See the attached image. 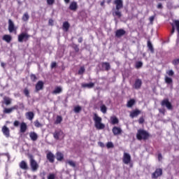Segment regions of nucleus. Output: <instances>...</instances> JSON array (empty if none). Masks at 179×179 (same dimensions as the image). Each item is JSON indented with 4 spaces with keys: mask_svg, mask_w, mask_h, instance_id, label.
Masks as SVG:
<instances>
[{
    "mask_svg": "<svg viewBox=\"0 0 179 179\" xmlns=\"http://www.w3.org/2000/svg\"><path fill=\"white\" fill-rule=\"evenodd\" d=\"M59 93H62V88L61 87H56L55 90L52 92V94H59Z\"/></svg>",
    "mask_w": 179,
    "mask_h": 179,
    "instance_id": "obj_26",
    "label": "nucleus"
},
{
    "mask_svg": "<svg viewBox=\"0 0 179 179\" xmlns=\"http://www.w3.org/2000/svg\"><path fill=\"white\" fill-rule=\"evenodd\" d=\"M122 162L124 164H130V167H132V164H131V155H129V153L124 152Z\"/></svg>",
    "mask_w": 179,
    "mask_h": 179,
    "instance_id": "obj_4",
    "label": "nucleus"
},
{
    "mask_svg": "<svg viewBox=\"0 0 179 179\" xmlns=\"http://www.w3.org/2000/svg\"><path fill=\"white\" fill-rule=\"evenodd\" d=\"M158 110H159V113H160L161 114H163V115H166V109L159 108Z\"/></svg>",
    "mask_w": 179,
    "mask_h": 179,
    "instance_id": "obj_52",
    "label": "nucleus"
},
{
    "mask_svg": "<svg viewBox=\"0 0 179 179\" xmlns=\"http://www.w3.org/2000/svg\"><path fill=\"white\" fill-rule=\"evenodd\" d=\"M50 68L52 69H54V68H57V62H53L51 63Z\"/></svg>",
    "mask_w": 179,
    "mask_h": 179,
    "instance_id": "obj_57",
    "label": "nucleus"
},
{
    "mask_svg": "<svg viewBox=\"0 0 179 179\" xmlns=\"http://www.w3.org/2000/svg\"><path fill=\"white\" fill-rule=\"evenodd\" d=\"M101 66L103 71H108L110 69H111V66L110 65V63L105 62L101 63Z\"/></svg>",
    "mask_w": 179,
    "mask_h": 179,
    "instance_id": "obj_18",
    "label": "nucleus"
},
{
    "mask_svg": "<svg viewBox=\"0 0 179 179\" xmlns=\"http://www.w3.org/2000/svg\"><path fill=\"white\" fill-rule=\"evenodd\" d=\"M29 18H30V16H29L28 13H24L22 17L23 22H27V20H29Z\"/></svg>",
    "mask_w": 179,
    "mask_h": 179,
    "instance_id": "obj_35",
    "label": "nucleus"
},
{
    "mask_svg": "<svg viewBox=\"0 0 179 179\" xmlns=\"http://www.w3.org/2000/svg\"><path fill=\"white\" fill-rule=\"evenodd\" d=\"M66 163H68L71 167H73V169H75L76 167V162L73 160H67Z\"/></svg>",
    "mask_w": 179,
    "mask_h": 179,
    "instance_id": "obj_33",
    "label": "nucleus"
},
{
    "mask_svg": "<svg viewBox=\"0 0 179 179\" xmlns=\"http://www.w3.org/2000/svg\"><path fill=\"white\" fill-rule=\"evenodd\" d=\"M157 9H163V4L162 3H159L157 6Z\"/></svg>",
    "mask_w": 179,
    "mask_h": 179,
    "instance_id": "obj_59",
    "label": "nucleus"
},
{
    "mask_svg": "<svg viewBox=\"0 0 179 179\" xmlns=\"http://www.w3.org/2000/svg\"><path fill=\"white\" fill-rule=\"evenodd\" d=\"M82 87L92 89V87H94V83H85L82 85Z\"/></svg>",
    "mask_w": 179,
    "mask_h": 179,
    "instance_id": "obj_31",
    "label": "nucleus"
},
{
    "mask_svg": "<svg viewBox=\"0 0 179 179\" xmlns=\"http://www.w3.org/2000/svg\"><path fill=\"white\" fill-rule=\"evenodd\" d=\"M23 93L25 97H30V90H29V88L25 87L23 90Z\"/></svg>",
    "mask_w": 179,
    "mask_h": 179,
    "instance_id": "obj_36",
    "label": "nucleus"
},
{
    "mask_svg": "<svg viewBox=\"0 0 179 179\" xmlns=\"http://www.w3.org/2000/svg\"><path fill=\"white\" fill-rule=\"evenodd\" d=\"M44 89V83L41 80L38 81L35 86V92H40Z\"/></svg>",
    "mask_w": 179,
    "mask_h": 179,
    "instance_id": "obj_13",
    "label": "nucleus"
},
{
    "mask_svg": "<svg viewBox=\"0 0 179 179\" xmlns=\"http://www.w3.org/2000/svg\"><path fill=\"white\" fill-rule=\"evenodd\" d=\"M29 138H31V141H33V142H36L38 139V135H37V133L34 131H31L29 133Z\"/></svg>",
    "mask_w": 179,
    "mask_h": 179,
    "instance_id": "obj_19",
    "label": "nucleus"
},
{
    "mask_svg": "<svg viewBox=\"0 0 179 179\" xmlns=\"http://www.w3.org/2000/svg\"><path fill=\"white\" fill-rule=\"evenodd\" d=\"M83 41V38L80 37V38H78V43H82Z\"/></svg>",
    "mask_w": 179,
    "mask_h": 179,
    "instance_id": "obj_62",
    "label": "nucleus"
},
{
    "mask_svg": "<svg viewBox=\"0 0 179 179\" xmlns=\"http://www.w3.org/2000/svg\"><path fill=\"white\" fill-rule=\"evenodd\" d=\"M118 122H120V120H118V118H117V117H110V124H112V125H115L118 124Z\"/></svg>",
    "mask_w": 179,
    "mask_h": 179,
    "instance_id": "obj_30",
    "label": "nucleus"
},
{
    "mask_svg": "<svg viewBox=\"0 0 179 179\" xmlns=\"http://www.w3.org/2000/svg\"><path fill=\"white\" fill-rule=\"evenodd\" d=\"M46 2L48 5H54V3L55 2V0H46Z\"/></svg>",
    "mask_w": 179,
    "mask_h": 179,
    "instance_id": "obj_54",
    "label": "nucleus"
},
{
    "mask_svg": "<svg viewBox=\"0 0 179 179\" xmlns=\"http://www.w3.org/2000/svg\"><path fill=\"white\" fill-rule=\"evenodd\" d=\"M93 120L94 122V127L95 128H96V129L100 130L104 129L106 128V125L101 123V121H103V120L96 113L94 114Z\"/></svg>",
    "mask_w": 179,
    "mask_h": 179,
    "instance_id": "obj_1",
    "label": "nucleus"
},
{
    "mask_svg": "<svg viewBox=\"0 0 179 179\" xmlns=\"http://www.w3.org/2000/svg\"><path fill=\"white\" fill-rule=\"evenodd\" d=\"M156 17V15H152L149 17L150 23H153L155 21V18Z\"/></svg>",
    "mask_w": 179,
    "mask_h": 179,
    "instance_id": "obj_56",
    "label": "nucleus"
},
{
    "mask_svg": "<svg viewBox=\"0 0 179 179\" xmlns=\"http://www.w3.org/2000/svg\"><path fill=\"white\" fill-rule=\"evenodd\" d=\"M172 29L171 31V34H174V32L176 31V25L174 23L171 24Z\"/></svg>",
    "mask_w": 179,
    "mask_h": 179,
    "instance_id": "obj_50",
    "label": "nucleus"
},
{
    "mask_svg": "<svg viewBox=\"0 0 179 179\" xmlns=\"http://www.w3.org/2000/svg\"><path fill=\"white\" fill-rule=\"evenodd\" d=\"M138 121V124H142L145 122V118L143 117V116H141L139 117Z\"/></svg>",
    "mask_w": 179,
    "mask_h": 179,
    "instance_id": "obj_46",
    "label": "nucleus"
},
{
    "mask_svg": "<svg viewBox=\"0 0 179 179\" xmlns=\"http://www.w3.org/2000/svg\"><path fill=\"white\" fill-rule=\"evenodd\" d=\"M69 27H71L69 23H64L62 29L64 30V31H68L69 30Z\"/></svg>",
    "mask_w": 179,
    "mask_h": 179,
    "instance_id": "obj_34",
    "label": "nucleus"
},
{
    "mask_svg": "<svg viewBox=\"0 0 179 179\" xmlns=\"http://www.w3.org/2000/svg\"><path fill=\"white\" fill-rule=\"evenodd\" d=\"M150 137V134L146 130L140 129L137 131L136 139L138 141H147Z\"/></svg>",
    "mask_w": 179,
    "mask_h": 179,
    "instance_id": "obj_2",
    "label": "nucleus"
},
{
    "mask_svg": "<svg viewBox=\"0 0 179 179\" xmlns=\"http://www.w3.org/2000/svg\"><path fill=\"white\" fill-rule=\"evenodd\" d=\"M106 147L108 148V149H111V148H114V144L113 143V142H108L106 143Z\"/></svg>",
    "mask_w": 179,
    "mask_h": 179,
    "instance_id": "obj_44",
    "label": "nucleus"
},
{
    "mask_svg": "<svg viewBox=\"0 0 179 179\" xmlns=\"http://www.w3.org/2000/svg\"><path fill=\"white\" fill-rule=\"evenodd\" d=\"M106 2L104 1H103L102 2H101V6H104V3H105Z\"/></svg>",
    "mask_w": 179,
    "mask_h": 179,
    "instance_id": "obj_64",
    "label": "nucleus"
},
{
    "mask_svg": "<svg viewBox=\"0 0 179 179\" xmlns=\"http://www.w3.org/2000/svg\"><path fill=\"white\" fill-rule=\"evenodd\" d=\"M25 117L29 121H33V119L34 118V113H33L31 111L27 112L25 113Z\"/></svg>",
    "mask_w": 179,
    "mask_h": 179,
    "instance_id": "obj_23",
    "label": "nucleus"
},
{
    "mask_svg": "<svg viewBox=\"0 0 179 179\" xmlns=\"http://www.w3.org/2000/svg\"><path fill=\"white\" fill-rule=\"evenodd\" d=\"M86 71V69H85V66H82L80 69L78 70V73L79 75H83V73H85V71Z\"/></svg>",
    "mask_w": 179,
    "mask_h": 179,
    "instance_id": "obj_40",
    "label": "nucleus"
},
{
    "mask_svg": "<svg viewBox=\"0 0 179 179\" xmlns=\"http://www.w3.org/2000/svg\"><path fill=\"white\" fill-rule=\"evenodd\" d=\"M141 110L139 109H135L130 112L129 117L131 118H135L141 114Z\"/></svg>",
    "mask_w": 179,
    "mask_h": 179,
    "instance_id": "obj_16",
    "label": "nucleus"
},
{
    "mask_svg": "<svg viewBox=\"0 0 179 179\" xmlns=\"http://www.w3.org/2000/svg\"><path fill=\"white\" fill-rule=\"evenodd\" d=\"M163 159V157L162 156V154H158V160L160 162Z\"/></svg>",
    "mask_w": 179,
    "mask_h": 179,
    "instance_id": "obj_60",
    "label": "nucleus"
},
{
    "mask_svg": "<svg viewBox=\"0 0 179 179\" xmlns=\"http://www.w3.org/2000/svg\"><path fill=\"white\" fill-rule=\"evenodd\" d=\"M19 106L17 105H15L11 108H4L3 113V114H10V113H13V111H14V110H17Z\"/></svg>",
    "mask_w": 179,
    "mask_h": 179,
    "instance_id": "obj_9",
    "label": "nucleus"
},
{
    "mask_svg": "<svg viewBox=\"0 0 179 179\" xmlns=\"http://www.w3.org/2000/svg\"><path fill=\"white\" fill-rule=\"evenodd\" d=\"M69 9H70V10H73V12L76 11V10L78 9V3H76V1H72L70 3Z\"/></svg>",
    "mask_w": 179,
    "mask_h": 179,
    "instance_id": "obj_20",
    "label": "nucleus"
},
{
    "mask_svg": "<svg viewBox=\"0 0 179 179\" xmlns=\"http://www.w3.org/2000/svg\"><path fill=\"white\" fill-rule=\"evenodd\" d=\"M112 132L115 136H117L121 135V134H122V129H121L120 127L115 126L112 129Z\"/></svg>",
    "mask_w": 179,
    "mask_h": 179,
    "instance_id": "obj_14",
    "label": "nucleus"
},
{
    "mask_svg": "<svg viewBox=\"0 0 179 179\" xmlns=\"http://www.w3.org/2000/svg\"><path fill=\"white\" fill-rule=\"evenodd\" d=\"M48 179H55V173H50L48 176Z\"/></svg>",
    "mask_w": 179,
    "mask_h": 179,
    "instance_id": "obj_51",
    "label": "nucleus"
},
{
    "mask_svg": "<svg viewBox=\"0 0 179 179\" xmlns=\"http://www.w3.org/2000/svg\"><path fill=\"white\" fill-rule=\"evenodd\" d=\"M56 159L58 162H62L64 160V154L61 152L56 153Z\"/></svg>",
    "mask_w": 179,
    "mask_h": 179,
    "instance_id": "obj_24",
    "label": "nucleus"
},
{
    "mask_svg": "<svg viewBox=\"0 0 179 179\" xmlns=\"http://www.w3.org/2000/svg\"><path fill=\"white\" fill-rule=\"evenodd\" d=\"M142 66H143V63L142 62H137L136 63L135 68L136 69H139L142 68Z\"/></svg>",
    "mask_w": 179,
    "mask_h": 179,
    "instance_id": "obj_42",
    "label": "nucleus"
},
{
    "mask_svg": "<svg viewBox=\"0 0 179 179\" xmlns=\"http://www.w3.org/2000/svg\"><path fill=\"white\" fill-rule=\"evenodd\" d=\"M29 164L32 171H37L40 167V165H38L37 161L34 159V157H33V155H29Z\"/></svg>",
    "mask_w": 179,
    "mask_h": 179,
    "instance_id": "obj_3",
    "label": "nucleus"
},
{
    "mask_svg": "<svg viewBox=\"0 0 179 179\" xmlns=\"http://www.w3.org/2000/svg\"><path fill=\"white\" fill-rule=\"evenodd\" d=\"M166 75L169 76H174V71L173 70H169L166 71Z\"/></svg>",
    "mask_w": 179,
    "mask_h": 179,
    "instance_id": "obj_47",
    "label": "nucleus"
},
{
    "mask_svg": "<svg viewBox=\"0 0 179 179\" xmlns=\"http://www.w3.org/2000/svg\"><path fill=\"white\" fill-rule=\"evenodd\" d=\"M98 145L101 147V148H104V143L102 142H99Z\"/></svg>",
    "mask_w": 179,
    "mask_h": 179,
    "instance_id": "obj_61",
    "label": "nucleus"
},
{
    "mask_svg": "<svg viewBox=\"0 0 179 179\" xmlns=\"http://www.w3.org/2000/svg\"><path fill=\"white\" fill-rule=\"evenodd\" d=\"M13 125H14L15 127H19V125H20V122H19V120H15V121L13 122Z\"/></svg>",
    "mask_w": 179,
    "mask_h": 179,
    "instance_id": "obj_58",
    "label": "nucleus"
},
{
    "mask_svg": "<svg viewBox=\"0 0 179 179\" xmlns=\"http://www.w3.org/2000/svg\"><path fill=\"white\" fill-rule=\"evenodd\" d=\"M114 4L115 5L116 10H120L124 7V3L122 0H115Z\"/></svg>",
    "mask_w": 179,
    "mask_h": 179,
    "instance_id": "obj_11",
    "label": "nucleus"
},
{
    "mask_svg": "<svg viewBox=\"0 0 179 179\" xmlns=\"http://www.w3.org/2000/svg\"><path fill=\"white\" fill-rule=\"evenodd\" d=\"M62 122V116L57 115L55 124H61Z\"/></svg>",
    "mask_w": 179,
    "mask_h": 179,
    "instance_id": "obj_41",
    "label": "nucleus"
},
{
    "mask_svg": "<svg viewBox=\"0 0 179 179\" xmlns=\"http://www.w3.org/2000/svg\"><path fill=\"white\" fill-rule=\"evenodd\" d=\"M3 101L6 106H10V104H12V99L8 97V96H4L3 97Z\"/></svg>",
    "mask_w": 179,
    "mask_h": 179,
    "instance_id": "obj_28",
    "label": "nucleus"
},
{
    "mask_svg": "<svg viewBox=\"0 0 179 179\" xmlns=\"http://www.w3.org/2000/svg\"><path fill=\"white\" fill-rule=\"evenodd\" d=\"M173 65H178L179 64V59H175L172 61Z\"/></svg>",
    "mask_w": 179,
    "mask_h": 179,
    "instance_id": "obj_53",
    "label": "nucleus"
},
{
    "mask_svg": "<svg viewBox=\"0 0 179 179\" xmlns=\"http://www.w3.org/2000/svg\"><path fill=\"white\" fill-rule=\"evenodd\" d=\"M162 107H166L167 110H173V105L171 103L169 99H164L161 101Z\"/></svg>",
    "mask_w": 179,
    "mask_h": 179,
    "instance_id": "obj_6",
    "label": "nucleus"
},
{
    "mask_svg": "<svg viewBox=\"0 0 179 179\" xmlns=\"http://www.w3.org/2000/svg\"><path fill=\"white\" fill-rule=\"evenodd\" d=\"M125 34H127V31L122 29H117L115 31V37H117V38H121V37L125 36Z\"/></svg>",
    "mask_w": 179,
    "mask_h": 179,
    "instance_id": "obj_12",
    "label": "nucleus"
},
{
    "mask_svg": "<svg viewBox=\"0 0 179 179\" xmlns=\"http://www.w3.org/2000/svg\"><path fill=\"white\" fill-rule=\"evenodd\" d=\"M101 111L103 113V114H106L107 113V106L106 105L103 104L100 106Z\"/></svg>",
    "mask_w": 179,
    "mask_h": 179,
    "instance_id": "obj_39",
    "label": "nucleus"
},
{
    "mask_svg": "<svg viewBox=\"0 0 179 179\" xmlns=\"http://www.w3.org/2000/svg\"><path fill=\"white\" fill-rule=\"evenodd\" d=\"M19 166L20 169H21L22 170H27L29 169V165H27L26 161H21Z\"/></svg>",
    "mask_w": 179,
    "mask_h": 179,
    "instance_id": "obj_22",
    "label": "nucleus"
},
{
    "mask_svg": "<svg viewBox=\"0 0 179 179\" xmlns=\"http://www.w3.org/2000/svg\"><path fill=\"white\" fill-rule=\"evenodd\" d=\"M20 132L22 134H24V132H26V131H27V124L24 122H22L20 124Z\"/></svg>",
    "mask_w": 179,
    "mask_h": 179,
    "instance_id": "obj_21",
    "label": "nucleus"
},
{
    "mask_svg": "<svg viewBox=\"0 0 179 179\" xmlns=\"http://www.w3.org/2000/svg\"><path fill=\"white\" fill-rule=\"evenodd\" d=\"M82 111V107L77 106L74 108V113H79Z\"/></svg>",
    "mask_w": 179,
    "mask_h": 179,
    "instance_id": "obj_43",
    "label": "nucleus"
},
{
    "mask_svg": "<svg viewBox=\"0 0 179 179\" xmlns=\"http://www.w3.org/2000/svg\"><path fill=\"white\" fill-rule=\"evenodd\" d=\"M60 136H62V138H65V134H64V132L61 130L55 131L53 133V137L55 139H56V141H59Z\"/></svg>",
    "mask_w": 179,
    "mask_h": 179,
    "instance_id": "obj_10",
    "label": "nucleus"
},
{
    "mask_svg": "<svg viewBox=\"0 0 179 179\" xmlns=\"http://www.w3.org/2000/svg\"><path fill=\"white\" fill-rule=\"evenodd\" d=\"M30 38V35L27 33H22L18 36V42L23 43V41H27Z\"/></svg>",
    "mask_w": 179,
    "mask_h": 179,
    "instance_id": "obj_7",
    "label": "nucleus"
},
{
    "mask_svg": "<svg viewBox=\"0 0 179 179\" xmlns=\"http://www.w3.org/2000/svg\"><path fill=\"white\" fill-rule=\"evenodd\" d=\"M47 173H45V171H43L40 174V177L42 178V179H45V175Z\"/></svg>",
    "mask_w": 179,
    "mask_h": 179,
    "instance_id": "obj_49",
    "label": "nucleus"
},
{
    "mask_svg": "<svg viewBox=\"0 0 179 179\" xmlns=\"http://www.w3.org/2000/svg\"><path fill=\"white\" fill-rule=\"evenodd\" d=\"M163 176V169L162 168H157L155 169V172L152 173V178L157 179L159 178V177H162Z\"/></svg>",
    "mask_w": 179,
    "mask_h": 179,
    "instance_id": "obj_5",
    "label": "nucleus"
},
{
    "mask_svg": "<svg viewBox=\"0 0 179 179\" xmlns=\"http://www.w3.org/2000/svg\"><path fill=\"white\" fill-rule=\"evenodd\" d=\"M135 99H130L129 101H127V107H128L129 108H131L132 107H134V106H135Z\"/></svg>",
    "mask_w": 179,
    "mask_h": 179,
    "instance_id": "obj_27",
    "label": "nucleus"
},
{
    "mask_svg": "<svg viewBox=\"0 0 179 179\" xmlns=\"http://www.w3.org/2000/svg\"><path fill=\"white\" fill-rule=\"evenodd\" d=\"M115 15L117 16V17H121V16H122L120 10H116V11L115 12Z\"/></svg>",
    "mask_w": 179,
    "mask_h": 179,
    "instance_id": "obj_48",
    "label": "nucleus"
},
{
    "mask_svg": "<svg viewBox=\"0 0 179 179\" xmlns=\"http://www.w3.org/2000/svg\"><path fill=\"white\" fill-rule=\"evenodd\" d=\"M164 80L167 85H171L173 83V79L170 77L166 76Z\"/></svg>",
    "mask_w": 179,
    "mask_h": 179,
    "instance_id": "obj_37",
    "label": "nucleus"
},
{
    "mask_svg": "<svg viewBox=\"0 0 179 179\" xmlns=\"http://www.w3.org/2000/svg\"><path fill=\"white\" fill-rule=\"evenodd\" d=\"M3 41H6V43H10L12 41V36L10 35L6 34L3 36Z\"/></svg>",
    "mask_w": 179,
    "mask_h": 179,
    "instance_id": "obj_25",
    "label": "nucleus"
},
{
    "mask_svg": "<svg viewBox=\"0 0 179 179\" xmlns=\"http://www.w3.org/2000/svg\"><path fill=\"white\" fill-rule=\"evenodd\" d=\"M34 124V127H36V128H41V127H43V124L40 123L38 120H35Z\"/></svg>",
    "mask_w": 179,
    "mask_h": 179,
    "instance_id": "obj_38",
    "label": "nucleus"
},
{
    "mask_svg": "<svg viewBox=\"0 0 179 179\" xmlns=\"http://www.w3.org/2000/svg\"><path fill=\"white\" fill-rule=\"evenodd\" d=\"M8 31L10 33H13V31H16V29L15 28V24H13V23L9 24Z\"/></svg>",
    "mask_w": 179,
    "mask_h": 179,
    "instance_id": "obj_32",
    "label": "nucleus"
},
{
    "mask_svg": "<svg viewBox=\"0 0 179 179\" xmlns=\"http://www.w3.org/2000/svg\"><path fill=\"white\" fill-rule=\"evenodd\" d=\"M46 157L50 163H54L55 162V155L51 152L47 153Z\"/></svg>",
    "mask_w": 179,
    "mask_h": 179,
    "instance_id": "obj_15",
    "label": "nucleus"
},
{
    "mask_svg": "<svg viewBox=\"0 0 179 179\" xmlns=\"http://www.w3.org/2000/svg\"><path fill=\"white\" fill-rule=\"evenodd\" d=\"M147 45L148 50H150V52L153 54L155 52V48H153V45H152V42H150V41H148Z\"/></svg>",
    "mask_w": 179,
    "mask_h": 179,
    "instance_id": "obj_29",
    "label": "nucleus"
},
{
    "mask_svg": "<svg viewBox=\"0 0 179 179\" xmlns=\"http://www.w3.org/2000/svg\"><path fill=\"white\" fill-rule=\"evenodd\" d=\"M133 89L139 90L142 87V80L137 78L135 80L134 85H132Z\"/></svg>",
    "mask_w": 179,
    "mask_h": 179,
    "instance_id": "obj_8",
    "label": "nucleus"
},
{
    "mask_svg": "<svg viewBox=\"0 0 179 179\" xmlns=\"http://www.w3.org/2000/svg\"><path fill=\"white\" fill-rule=\"evenodd\" d=\"M30 78L32 82H36V80H37V76H36L35 74H31Z\"/></svg>",
    "mask_w": 179,
    "mask_h": 179,
    "instance_id": "obj_45",
    "label": "nucleus"
},
{
    "mask_svg": "<svg viewBox=\"0 0 179 179\" xmlns=\"http://www.w3.org/2000/svg\"><path fill=\"white\" fill-rule=\"evenodd\" d=\"M73 48L76 52H79V46L78 45H73Z\"/></svg>",
    "mask_w": 179,
    "mask_h": 179,
    "instance_id": "obj_55",
    "label": "nucleus"
},
{
    "mask_svg": "<svg viewBox=\"0 0 179 179\" xmlns=\"http://www.w3.org/2000/svg\"><path fill=\"white\" fill-rule=\"evenodd\" d=\"M1 131L3 135L6 136V138H9V136H10V131L9 130V128H8V127L3 126Z\"/></svg>",
    "mask_w": 179,
    "mask_h": 179,
    "instance_id": "obj_17",
    "label": "nucleus"
},
{
    "mask_svg": "<svg viewBox=\"0 0 179 179\" xmlns=\"http://www.w3.org/2000/svg\"><path fill=\"white\" fill-rule=\"evenodd\" d=\"M5 63H3V62H1V66H2V68H5Z\"/></svg>",
    "mask_w": 179,
    "mask_h": 179,
    "instance_id": "obj_63",
    "label": "nucleus"
}]
</instances>
